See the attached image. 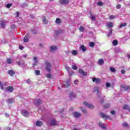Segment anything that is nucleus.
<instances>
[{
  "mask_svg": "<svg viewBox=\"0 0 130 130\" xmlns=\"http://www.w3.org/2000/svg\"><path fill=\"white\" fill-rule=\"evenodd\" d=\"M45 69L46 71H47V72H50L51 71V64L50 62L46 61H45Z\"/></svg>",
  "mask_w": 130,
  "mask_h": 130,
  "instance_id": "nucleus-1",
  "label": "nucleus"
},
{
  "mask_svg": "<svg viewBox=\"0 0 130 130\" xmlns=\"http://www.w3.org/2000/svg\"><path fill=\"white\" fill-rule=\"evenodd\" d=\"M49 125L51 126H55V125H58V124L57 123V121H56L55 119H52L50 120Z\"/></svg>",
  "mask_w": 130,
  "mask_h": 130,
  "instance_id": "nucleus-2",
  "label": "nucleus"
},
{
  "mask_svg": "<svg viewBox=\"0 0 130 130\" xmlns=\"http://www.w3.org/2000/svg\"><path fill=\"white\" fill-rule=\"evenodd\" d=\"M83 105L86 106V107L90 108V109H93V108H94V106L92 104H89L87 103V102H83Z\"/></svg>",
  "mask_w": 130,
  "mask_h": 130,
  "instance_id": "nucleus-3",
  "label": "nucleus"
},
{
  "mask_svg": "<svg viewBox=\"0 0 130 130\" xmlns=\"http://www.w3.org/2000/svg\"><path fill=\"white\" fill-rule=\"evenodd\" d=\"M21 113L22 115L25 116V117H28V116H29V112H28L27 110H22L21 111Z\"/></svg>",
  "mask_w": 130,
  "mask_h": 130,
  "instance_id": "nucleus-4",
  "label": "nucleus"
},
{
  "mask_svg": "<svg viewBox=\"0 0 130 130\" xmlns=\"http://www.w3.org/2000/svg\"><path fill=\"white\" fill-rule=\"evenodd\" d=\"M100 116H101L102 118H104V119H110V117H109L108 115H106L102 112H100Z\"/></svg>",
  "mask_w": 130,
  "mask_h": 130,
  "instance_id": "nucleus-5",
  "label": "nucleus"
},
{
  "mask_svg": "<svg viewBox=\"0 0 130 130\" xmlns=\"http://www.w3.org/2000/svg\"><path fill=\"white\" fill-rule=\"evenodd\" d=\"M59 3L61 5H68L70 3V1L69 0H60Z\"/></svg>",
  "mask_w": 130,
  "mask_h": 130,
  "instance_id": "nucleus-6",
  "label": "nucleus"
},
{
  "mask_svg": "<svg viewBox=\"0 0 130 130\" xmlns=\"http://www.w3.org/2000/svg\"><path fill=\"white\" fill-rule=\"evenodd\" d=\"M92 81L94 83L95 82V83L96 84H100V82H101V79L100 78H93Z\"/></svg>",
  "mask_w": 130,
  "mask_h": 130,
  "instance_id": "nucleus-7",
  "label": "nucleus"
},
{
  "mask_svg": "<svg viewBox=\"0 0 130 130\" xmlns=\"http://www.w3.org/2000/svg\"><path fill=\"white\" fill-rule=\"evenodd\" d=\"M29 38H30V35L29 34H26V35L25 36L23 41L25 43L28 42L29 41Z\"/></svg>",
  "mask_w": 130,
  "mask_h": 130,
  "instance_id": "nucleus-8",
  "label": "nucleus"
},
{
  "mask_svg": "<svg viewBox=\"0 0 130 130\" xmlns=\"http://www.w3.org/2000/svg\"><path fill=\"white\" fill-rule=\"evenodd\" d=\"M15 74H16V72H15L14 70H10L8 71V75H10L11 77H14V76H15Z\"/></svg>",
  "mask_w": 130,
  "mask_h": 130,
  "instance_id": "nucleus-9",
  "label": "nucleus"
},
{
  "mask_svg": "<svg viewBox=\"0 0 130 130\" xmlns=\"http://www.w3.org/2000/svg\"><path fill=\"white\" fill-rule=\"evenodd\" d=\"M6 90L8 92H13L14 87L13 86H8L6 87Z\"/></svg>",
  "mask_w": 130,
  "mask_h": 130,
  "instance_id": "nucleus-10",
  "label": "nucleus"
},
{
  "mask_svg": "<svg viewBox=\"0 0 130 130\" xmlns=\"http://www.w3.org/2000/svg\"><path fill=\"white\" fill-rule=\"evenodd\" d=\"M35 105L39 106L42 103V101L40 99L38 100V101L35 100Z\"/></svg>",
  "mask_w": 130,
  "mask_h": 130,
  "instance_id": "nucleus-11",
  "label": "nucleus"
},
{
  "mask_svg": "<svg viewBox=\"0 0 130 130\" xmlns=\"http://www.w3.org/2000/svg\"><path fill=\"white\" fill-rule=\"evenodd\" d=\"M36 125L39 127L42 126V125H43V122L41 121H37Z\"/></svg>",
  "mask_w": 130,
  "mask_h": 130,
  "instance_id": "nucleus-12",
  "label": "nucleus"
},
{
  "mask_svg": "<svg viewBox=\"0 0 130 130\" xmlns=\"http://www.w3.org/2000/svg\"><path fill=\"white\" fill-rule=\"evenodd\" d=\"M73 116L77 118L79 117H81V113L78 112H74L73 113Z\"/></svg>",
  "mask_w": 130,
  "mask_h": 130,
  "instance_id": "nucleus-13",
  "label": "nucleus"
},
{
  "mask_svg": "<svg viewBox=\"0 0 130 130\" xmlns=\"http://www.w3.org/2000/svg\"><path fill=\"white\" fill-rule=\"evenodd\" d=\"M98 64H100V66H102L103 63H104V60L102 58L99 59L98 61Z\"/></svg>",
  "mask_w": 130,
  "mask_h": 130,
  "instance_id": "nucleus-14",
  "label": "nucleus"
},
{
  "mask_svg": "<svg viewBox=\"0 0 130 130\" xmlns=\"http://www.w3.org/2000/svg\"><path fill=\"white\" fill-rule=\"evenodd\" d=\"M79 74H82L83 76H87V72H84V71L82 69H79Z\"/></svg>",
  "mask_w": 130,
  "mask_h": 130,
  "instance_id": "nucleus-15",
  "label": "nucleus"
},
{
  "mask_svg": "<svg viewBox=\"0 0 130 130\" xmlns=\"http://www.w3.org/2000/svg\"><path fill=\"white\" fill-rule=\"evenodd\" d=\"M34 59L35 60V63H33L34 67H35L36 66H37V63H38V59H37V57H34Z\"/></svg>",
  "mask_w": 130,
  "mask_h": 130,
  "instance_id": "nucleus-16",
  "label": "nucleus"
},
{
  "mask_svg": "<svg viewBox=\"0 0 130 130\" xmlns=\"http://www.w3.org/2000/svg\"><path fill=\"white\" fill-rule=\"evenodd\" d=\"M129 108V106H128V105H124L122 106V109H123L124 110H128V108Z\"/></svg>",
  "mask_w": 130,
  "mask_h": 130,
  "instance_id": "nucleus-17",
  "label": "nucleus"
},
{
  "mask_svg": "<svg viewBox=\"0 0 130 130\" xmlns=\"http://www.w3.org/2000/svg\"><path fill=\"white\" fill-rule=\"evenodd\" d=\"M99 126L102 127V128H106V126H105V125L104 124H103L102 122H99Z\"/></svg>",
  "mask_w": 130,
  "mask_h": 130,
  "instance_id": "nucleus-18",
  "label": "nucleus"
},
{
  "mask_svg": "<svg viewBox=\"0 0 130 130\" xmlns=\"http://www.w3.org/2000/svg\"><path fill=\"white\" fill-rule=\"evenodd\" d=\"M57 49V47L55 46H52L50 48V50H51V51H53V50H56Z\"/></svg>",
  "mask_w": 130,
  "mask_h": 130,
  "instance_id": "nucleus-19",
  "label": "nucleus"
},
{
  "mask_svg": "<svg viewBox=\"0 0 130 130\" xmlns=\"http://www.w3.org/2000/svg\"><path fill=\"white\" fill-rule=\"evenodd\" d=\"M112 44L114 46H116L118 44V41L116 40H114L112 42Z\"/></svg>",
  "mask_w": 130,
  "mask_h": 130,
  "instance_id": "nucleus-20",
  "label": "nucleus"
},
{
  "mask_svg": "<svg viewBox=\"0 0 130 130\" xmlns=\"http://www.w3.org/2000/svg\"><path fill=\"white\" fill-rule=\"evenodd\" d=\"M94 92H97L98 95L101 94L99 92V88L98 87H94Z\"/></svg>",
  "mask_w": 130,
  "mask_h": 130,
  "instance_id": "nucleus-21",
  "label": "nucleus"
},
{
  "mask_svg": "<svg viewBox=\"0 0 130 130\" xmlns=\"http://www.w3.org/2000/svg\"><path fill=\"white\" fill-rule=\"evenodd\" d=\"M1 26L2 28H3V29L5 28L6 26V22L2 21L1 23Z\"/></svg>",
  "mask_w": 130,
  "mask_h": 130,
  "instance_id": "nucleus-22",
  "label": "nucleus"
},
{
  "mask_svg": "<svg viewBox=\"0 0 130 130\" xmlns=\"http://www.w3.org/2000/svg\"><path fill=\"white\" fill-rule=\"evenodd\" d=\"M121 88H122V89H124L125 91H128V90H130V86H122Z\"/></svg>",
  "mask_w": 130,
  "mask_h": 130,
  "instance_id": "nucleus-23",
  "label": "nucleus"
},
{
  "mask_svg": "<svg viewBox=\"0 0 130 130\" xmlns=\"http://www.w3.org/2000/svg\"><path fill=\"white\" fill-rule=\"evenodd\" d=\"M55 23L56 24H60V23H61V20L59 18H57L56 19Z\"/></svg>",
  "mask_w": 130,
  "mask_h": 130,
  "instance_id": "nucleus-24",
  "label": "nucleus"
},
{
  "mask_svg": "<svg viewBox=\"0 0 130 130\" xmlns=\"http://www.w3.org/2000/svg\"><path fill=\"white\" fill-rule=\"evenodd\" d=\"M79 109H81V111H82L83 113H87V110L86 109H84L82 107H79Z\"/></svg>",
  "mask_w": 130,
  "mask_h": 130,
  "instance_id": "nucleus-25",
  "label": "nucleus"
},
{
  "mask_svg": "<svg viewBox=\"0 0 130 130\" xmlns=\"http://www.w3.org/2000/svg\"><path fill=\"white\" fill-rule=\"evenodd\" d=\"M108 28H112L113 27V23L112 22H109L107 24Z\"/></svg>",
  "mask_w": 130,
  "mask_h": 130,
  "instance_id": "nucleus-26",
  "label": "nucleus"
},
{
  "mask_svg": "<svg viewBox=\"0 0 130 130\" xmlns=\"http://www.w3.org/2000/svg\"><path fill=\"white\" fill-rule=\"evenodd\" d=\"M8 103H9V104H11V103H13L14 102V99H9L7 101Z\"/></svg>",
  "mask_w": 130,
  "mask_h": 130,
  "instance_id": "nucleus-27",
  "label": "nucleus"
},
{
  "mask_svg": "<svg viewBox=\"0 0 130 130\" xmlns=\"http://www.w3.org/2000/svg\"><path fill=\"white\" fill-rule=\"evenodd\" d=\"M127 24L126 23H121L120 24L119 28H122L123 27H125Z\"/></svg>",
  "mask_w": 130,
  "mask_h": 130,
  "instance_id": "nucleus-28",
  "label": "nucleus"
},
{
  "mask_svg": "<svg viewBox=\"0 0 130 130\" xmlns=\"http://www.w3.org/2000/svg\"><path fill=\"white\" fill-rule=\"evenodd\" d=\"M79 30L81 32H84L85 31V27L83 26H81L79 28Z\"/></svg>",
  "mask_w": 130,
  "mask_h": 130,
  "instance_id": "nucleus-29",
  "label": "nucleus"
},
{
  "mask_svg": "<svg viewBox=\"0 0 130 130\" xmlns=\"http://www.w3.org/2000/svg\"><path fill=\"white\" fill-rule=\"evenodd\" d=\"M81 48L82 51H86V50H87V48H86V47H85V46H84V45H82L81 47Z\"/></svg>",
  "mask_w": 130,
  "mask_h": 130,
  "instance_id": "nucleus-30",
  "label": "nucleus"
},
{
  "mask_svg": "<svg viewBox=\"0 0 130 130\" xmlns=\"http://www.w3.org/2000/svg\"><path fill=\"white\" fill-rule=\"evenodd\" d=\"M110 70L112 73H115V72H116V70H115L113 67H111Z\"/></svg>",
  "mask_w": 130,
  "mask_h": 130,
  "instance_id": "nucleus-31",
  "label": "nucleus"
},
{
  "mask_svg": "<svg viewBox=\"0 0 130 130\" xmlns=\"http://www.w3.org/2000/svg\"><path fill=\"white\" fill-rule=\"evenodd\" d=\"M43 23H44L45 24H47V21L46 20V17L45 16H44L43 17Z\"/></svg>",
  "mask_w": 130,
  "mask_h": 130,
  "instance_id": "nucleus-32",
  "label": "nucleus"
},
{
  "mask_svg": "<svg viewBox=\"0 0 130 130\" xmlns=\"http://www.w3.org/2000/svg\"><path fill=\"white\" fill-rule=\"evenodd\" d=\"M72 53L73 55H77V54H78V52H77V50H74L72 51Z\"/></svg>",
  "mask_w": 130,
  "mask_h": 130,
  "instance_id": "nucleus-33",
  "label": "nucleus"
},
{
  "mask_svg": "<svg viewBox=\"0 0 130 130\" xmlns=\"http://www.w3.org/2000/svg\"><path fill=\"white\" fill-rule=\"evenodd\" d=\"M89 46L90 47H94L95 46V43H94V42H91L89 43Z\"/></svg>",
  "mask_w": 130,
  "mask_h": 130,
  "instance_id": "nucleus-34",
  "label": "nucleus"
},
{
  "mask_svg": "<svg viewBox=\"0 0 130 130\" xmlns=\"http://www.w3.org/2000/svg\"><path fill=\"white\" fill-rule=\"evenodd\" d=\"M12 6H13V4H12V3L7 4L6 8H7V9H10V8H11V7H12Z\"/></svg>",
  "mask_w": 130,
  "mask_h": 130,
  "instance_id": "nucleus-35",
  "label": "nucleus"
},
{
  "mask_svg": "<svg viewBox=\"0 0 130 130\" xmlns=\"http://www.w3.org/2000/svg\"><path fill=\"white\" fill-rule=\"evenodd\" d=\"M69 97L70 98H75V97H76V95H74V93L71 92L69 95Z\"/></svg>",
  "mask_w": 130,
  "mask_h": 130,
  "instance_id": "nucleus-36",
  "label": "nucleus"
},
{
  "mask_svg": "<svg viewBox=\"0 0 130 130\" xmlns=\"http://www.w3.org/2000/svg\"><path fill=\"white\" fill-rule=\"evenodd\" d=\"M90 18L91 19V20H92L93 21H95L96 18L95 17V16L93 15H90Z\"/></svg>",
  "mask_w": 130,
  "mask_h": 130,
  "instance_id": "nucleus-37",
  "label": "nucleus"
},
{
  "mask_svg": "<svg viewBox=\"0 0 130 130\" xmlns=\"http://www.w3.org/2000/svg\"><path fill=\"white\" fill-rule=\"evenodd\" d=\"M7 63H8L9 64H10V63H12V59H11V58L8 59L7 60Z\"/></svg>",
  "mask_w": 130,
  "mask_h": 130,
  "instance_id": "nucleus-38",
  "label": "nucleus"
},
{
  "mask_svg": "<svg viewBox=\"0 0 130 130\" xmlns=\"http://www.w3.org/2000/svg\"><path fill=\"white\" fill-rule=\"evenodd\" d=\"M35 73L37 76H39L40 75V71L39 70H36Z\"/></svg>",
  "mask_w": 130,
  "mask_h": 130,
  "instance_id": "nucleus-39",
  "label": "nucleus"
},
{
  "mask_svg": "<svg viewBox=\"0 0 130 130\" xmlns=\"http://www.w3.org/2000/svg\"><path fill=\"white\" fill-rule=\"evenodd\" d=\"M97 5L99 6L100 7H102V6H103V3L99 2L98 3Z\"/></svg>",
  "mask_w": 130,
  "mask_h": 130,
  "instance_id": "nucleus-40",
  "label": "nucleus"
},
{
  "mask_svg": "<svg viewBox=\"0 0 130 130\" xmlns=\"http://www.w3.org/2000/svg\"><path fill=\"white\" fill-rule=\"evenodd\" d=\"M123 126H124V127H128V124H127V123L125 122L124 123L122 124Z\"/></svg>",
  "mask_w": 130,
  "mask_h": 130,
  "instance_id": "nucleus-41",
  "label": "nucleus"
},
{
  "mask_svg": "<svg viewBox=\"0 0 130 130\" xmlns=\"http://www.w3.org/2000/svg\"><path fill=\"white\" fill-rule=\"evenodd\" d=\"M72 68L73 69V70H78V67L76 66V65H73Z\"/></svg>",
  "mask_w": 130,
  "mask_h": 130,
  "instance_id": "nucleus-42",
  "label": "nucleus"
},
{
  "mask_svg": "<svg viewBox=\"0 0 130 130\" xmlns=\"http://www.w3.org/2000/svg\"><path fill=\"white\" fill-rule=\"evenodd\" d=\"M109 19H110V20H113V19H115V16L113 15H111L109 16Z\"/></svg>",
  "mask_w": 130,
  "mask_h": 130,
  "instance_id": "nucleus-43",
  "label": "nucleus"
},
{
  "mask_svg": "<svg viewBox=\"0 0 130 130\" xmlns=\"http://www.w3.org/2000/svg\"><path fill=\"white\" fill-rule=\"evenodd\" d=\"M109 104H107L105 106H104V108L105 109H107V108H109Z\"/></svg>",
  "mask_w": 130,
  "mask_h": 130,
  "instance_id": "nucleus-44",
  "label": "nucleus"
},
{
  "mask_svg": "<svg viewBox=\"0 0 130 130\" xmlns=\"http://www.w3.org/2000/svg\"><path fill=\"white\" fill-rule=\"evenodd\" d=\"M0 86H1V88L2 90H4L5 88L4 87V85H3V84H2V82H0Z\"/></svg>",
  "mask_w": 130,
  "mask_h": 130,
  "instance_id": "nucleus-45",
  "label": "nucleus"
},
{
  "mask_svg": "<svg viewBox=\"0 0 130 130\" xmlns=\"http://www.w3.org/2000/svg\"><path fill=\"white\" fill-rule=\"evenodd\" d=\"M106 86L107 88H109V87H110V83H109V82H107L106 84Z\"/></svg>",
  "mask_w": 130,
  "mask_h": 130,
  "instance_id": "nucleus-46",
  "label": "nucleus"
},
{
  "mask_svg": "<svg viewBox=\"0 0 130 130\" xmlns=\"http://www.w3.org/2000/svg\"><path fill=\"white\" fill-rule=\"evenodd\" d=\"M46 77H47V78H48V79H49V78H51V75L50 74H48L46 75Z\"/></svg>",
  "mask_w": 130,
  "mask_h": 130,
  "instance_id": "nucleus-47",
  "label": "nucleus"
},
{
  "mask_svg": "<svg viewBox=\"0 0 130 130\" xmlns=\"http://www.w3.org/2000/svg\"><path fill=\"white\" fill-rule=\"evenodd\" d=\"M116 9H120V8H121V5H120V4L117 5L116 6Z\"/></svg>",
  "mask_w": 130,
  "mask_h": 130,
  "instance_id": "nucleus-48",
  "label": "nucleus"
},
{
  "mask_svg": "<svg viewBox=\"0 0 130 130\" xmlns=\"http://www.w3.org/2000/svg\"><path fill=\"white\" fill-rule=\"evenodd\" d=\"M30 31H31V32H32V33H33L35 35H36V34H37V32L34 31V30H33V29H31Z\"/></svg>",
  "mask_w": 130,
  "mask_h": 130,
  "instance_id": "nucleus-49",
  "label": "nucleus"
},
{
  "mask_svg": "<svg viewBox=\"0 0 130 130\" xmlns=\"http://www.w3.org/2000/svg\"><path fill=\"white\" fill-rule=\"evenodd\" d=\"M16 17H20V13H19V12H16Z\"/></svg>",
  "mask_w": 130,
  "mask_h": 130,
  "instance_id": "nucleus-50",
  "label": "nucleus"
},
{
  "mask_svg": "<svg viewBox=\"0 0 130 130\" xmlns=\"http://www.w3.org/2000/svg\"><path fill=\"white\" fill-rule=\"evenodd\" d=\"M19 49L20 50H23V49H24V47L22 46H19Z\"/></svg>",
  "mask_w": 130,
  "mask_h": 130,
  "instance_id": "nucleus-51",
  "label": "nucleus"
},
{
  "mask_svg": "<svg viewBox=\"0 0 130 130\" xmlns=\"http://www.w3.org/2000/svg\"><path fill=\"white\" fill-rule=\"evenodd\" d=\"M31 82V80H30V79H28L27 80H26V83H30Z\"/></svg>",
  "mask_w": 130,
  "mask_h": 130,
  "instance_id": "nucleus-52",
  "label": "nucleus"
},
{
  "mask_svg": "<svg viewBox=\"0 0 130 130\" xmlns=\"http://www.w3.org/2000/svg\"><path fill=\"white\" fill-rule=\"evenodd\" d=\"M111 114H115V111H111Z\"/></svg>",
  "mask_w": 130,
  "mask_h": 130,
  "instance_id": "nucleus-53",
  "label": "nucleus"
},
{
  "mask_svg": "<svg viewBox=\"0 0 130 130\" xmlns=\"http://www.w3.org/2000/svg\"><path fill=\"white\" fill-rule=\"evenodd\" d=\"M121 74H125V71H124V70L123 69L121 71Z\"/></svg>",
  "mask_w": 130,
  "mask_h": 130,
  "instance_id": "nucleus-54",
  "label": "nucleus"
},
{
  "mask_svg": "<svg viewBox=\"0 0 130 130\" xmlns=\"http://www.w3.org/2000/svg\"><path fill=\"white\" fill-rule=\"evenodd\" d=\"M65 68H66V70H67V71H69L70 68H69V67L66 66Z\"/></svg>",
  "mask_w": 130,
  "mask_h": 130,
  "instance_id": "nucleus-55",
  "label": "nucleus"
},
{
  "mask_svg": "<svg viewBox=\"0 0 130 130\" xmlns=\"http://www.w3.org/2000/svg\"><path fill=\"white\" fill-rule=\"evenodd\" d=\"M17 64H18V66H21V62H20V61H18V62H17Z\"/></svg>",
  "mask_w": 130,
  "mask_h": 130,
  "instance_id": "nucleus-56",
  "label": "nucleus"
},
{
  "mask_svg": "<svg viewBox=\"0 0 130 130\" xmlns=\"http://www.w3.org/2000/svg\"><path fill=\"white\" fill-rule=\"evenodd\" d=\"M77 83H78V80H75L74 81V84H77Z\"/></svg>",
  "mask_w": 130,
  "mask_h": 130,
  "instance_id": "nucleus-57",
  "label": "nucleus"
},
{
  "mask_svg": "<svg viewBox=\"0 0 130 130\" xmlns=\"http://www.w3.org/2000/svg\"><path fill=\"white\" fill-rule=\"evenodd\" d=\"M5 116H6V117H9V115H8V114H5Z\"/></svg>",
  "mask_w": 130,
  "mask_h": 130,
  "instance_id": "nucleus-58",
  "label": "nucleus"
},
{
  "mask_svg": "<svg viewBox=\"0 0 130 130\" xmlns=\"http://www.w3.org/2000/svg\"><path fill=\"white\" fill-rule=\"evenodd\" d=\"M109 34H112V29H111L109 31Z\"/></svg>",
  "mask_w": 130,
  "mask_h": 130,
  "instance_id": "nucleus-59",
  "label": "nucleus"
},
{
  "mask_svg": "<svg viewBox=\"0 0 130 130\" xmlns=\"http://www.w3.org/2000/svg\"><path fill=\"white\" fill-rule=\"evenodd\" d=\"M39 46H40V47H42V46H43L42 44H40Z\"/></svg>",
  "mask_w": 130,
  "mask_h": 130,
  "instance_id": "nucleus-60",
  "label": "nucleus"
},
{
  "mask_svg": "<svg viewBox=\"0 0 130 130\" xmlns=\"http://www.w3.org/2000/svg\"><path fill=\"white\" fill-rule=\"evenodd\" d=\"M68 87H70L71 86V83H69V84L67 85Z\"/></svg>",
  "mask_w": 130,
  "mask_h": 130,
  "instance_id": "nucleus-61",
  "label": "nucleus"
},
{
  "mask_svg": "<svg viewBox=\"0 0 130 130\" xmlns=\"http://www.w3.org/2000/svg\"><path fill=\"white\" fill-rule=\"evenodd\" d=\"M127 57H128V58H130V54L127 55Z\"/></svg>",
  "mask_w": 130,
  "mask_h": 130,
  "instance_id": "nucleus-62",
  "label": "nucleus"
},
{
  "mask_svg": "<svg viewBox=\"0 0 130 130\" xmlns=\"http://www.w3.org/2000/svg\"><path fill=\"white\" fill-rule=\"evenodd\" d=\"M103 102H104V100L101 101V103H102V104L103 103Z\"/></svg>",
  "mask_w": 130,
  "mask_h": 130,
  "instance_id": "nucleus-63",
  "label": "nucleus"
},
{
  "mask_svg": "<svg viewBox=\"0 0 130 130\" xmlns=\"http://www.w3.org/2000/svg\"><path fill=\"white\" fill-rule=\"evenodd\" d=\"M128 111L130 112V107H129V108L128 109Z\"/></svg>",
  "mask_w": 130,
  "mask_h": 130,
  "instance_id": "nucleus-64",
  "label": "nucleus"
}]
</instances>
